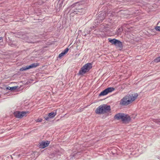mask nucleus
Wrapping results in <instances>:
<instances>
[{"label": "nucleus", "mask_w": 160, "mask_h": 160, "mask_svg": "<svg viewBox=\"0 0 160 160\" xmlns=\"http://www.w3.org/2000/svg\"><path fill=\"white\" fill-rule=\"evenodd\" d=\"M111 110L110 107L109 105L106 104H103L100 106L95 111L97 114H103L109 112Z\"/></svg>", "instance_id": "f257e3e1"}, {"label": "nucleus", "mask_w": 160, "mask_h": 160, "mask_svg": "<svg viewBox=\"0 0 160 160\" xmlns=\"http://www.w3.org/2000/svg\"><path fill=\"white\" fill-rule=\"evenodd\" d=\"M92 67V64L91 63L85 64L79 71L78 75H83L88 72Z\"/></svg>", "instance_id": "f03ea898"}, {"label": "nucleus", "mask_w": 160, "mask_h": 160, "mask_svg": "<svg viewBox=\"0 0 160 160\" xmlns=\"http://www.w3.org/2000/svg\"><path fill=\"white\" fill-rule=\"evenodd\" d=\"M39 65L38 63H33L29 66H27L24 67H23L20 69V71H22L27 70L28 69L35 68Z\"/></svg>", "instance_id": "7ed1b4c3"}, {"label": "nucleus", "mask_w": 160, "mask_h": 160, "mask_svg": "<svg viewBox=\"0 0 160 160\" xmlns=\"http://www.w3.org/2000/svg\"><path fill=\"white\" fill-rule=\"evenodd\" d=\"M28 113V112H20L16 111L14 112V115L15 116L18 118H22L23 116H26V114Z\"/></svg>", "instance_id": "20e7f679"}, {"label": "nucleus", "mask_w": 160, "mask_h": 160, "mask_svg": "<svg viewBox=\"0 0 160 160\" xmlns=\"http://www.w3.org/2000/svg\"><path fill=\"white\" fill-rule=\"evenodd\" d=\"M126 96L124 97L121 100L120 104L123 105H128L130 103V101L128 99L127 97Z\"/></svg>", "instance_id": "39448f33"}, {"label": "nucleus", "mask_w": 160, "mask_h": 160, "mask_svg": "<svg viewBox=\"0 0 160 160\" xmlns=\"http://www.w3.org/2000/svg\"><path fill=\"white\" fill-rule=\"evenodd\" d=\"M127 96L128 97L127 98L130 101V103L132 102L133 101H134L137 98L138 95L137 93H136L134 94V95L133 96V95L132 94H128L127 95Z\"/></svg>", "instance_id": "423d86ee"}, {"label": "nucleus", "mask_w": 160, "mask_h": 160, "mask_svg": "<svg viewBox=\"0 0 160 160\" xmlns=\"http://www.w3.org/2000/svg\"><path fill=\"white\" fill-rule=\"evenodd\" d=\"M49 143V141H42L41 143H39V147L40 148H44L48 146Z\"/></svg>", "instance_id": "0eeeda50"}, {"label": "nucleus", "mask_w": 160, "mask_h": 160, "mask_svg": "<svg viewBox=\"0 0 160 160\" xmlns=\"http://www.w3.org/2000/svg\"><path fill=\"white\" fill-rule=\"evenodd\" d=\"M131 120L130 117L127 115H126L124 114L122 118V121L123 122H129Z\"/></svg>", "instance_id": "6e6552de"}, {"label": "nucleus", "mask_w": 160, "mask_h": 160, "mask_svg": "<svg viewBox=\"0 0 160 160\" xmlns=\"http://www.w3.org/2000/svg\"><path fill=\"white\" fill-rule=\"evenodd\" d=\"M123 115V113H119L115 115L114 117V118L115 119H117V120H119L120 119L122 120Z\"/></svg>", "instance_id": "1a4fd4ad"}, {"label": "nucleus", "mask_w": 160, "mask_h": 160, "mask_svg": "<svg viewBox=\"0 0 160 160\" xmlns=\"http://www.w3.org/2000/svg\"><path fill=\"white\" fill-rule=\"evenodd\" d=\"M69 50L68 48H66L65 50H63L61 53L59 55V57L60 58H61L63 56L66 54Z\"/></svg>", "instance_id": "9d476101"}, {"label": "nucleus", "mask_w": 160, "mask_h": 160, "mask_svg": "<svg viewBox=\"0 0 160 160\" xmlns=\"http://www.w3.org/2000/svg\"><path fill=\"white\" fill-rule=\"evenodd\" d=\"M115 46L118 48H119L121 49L122 48L123 46L122 42L118 40Z\"/></svg>", "instance_id": "9b49d317"}, {"label": "nucleus", "mask_w": 160, "mask_h": 160, "mask_svg": "<svg viewBox=\"0 0 160 160\" xmlns=\"http://www.w3.org/2000/svg\"><path fill=\"white\" fill-rule=\"evenodd\" d=\"M56 114L57 112L56 111H55V112H52L48 114V117H49L50 118H52L54 117L56 115Z\"/></svg>", "instance_id": "f8f14e48"}, {"label": "nucleus", "mask_w": 160, "mask_h": 160, "mask_svg": "<svg viewBox=\"0 0 160 160\" xmlns=\"http://www.w3.org/2000/svg\"><path fill=\"white\" fill-rule=\"evenodd\" d=\"M109 41L112 44H114L115 45L117 42L118 40L115 39H111V38H109L108 39Z\"/></svg>", "instance_id": "ddd939ff"}, {"label": "nucleus", "mask_w": 160, "mask_h": 160, "mask_svg": "<svg viewBox=\"0 0 160 160\" xmlns=\"http://www.w3.org/2000/svg\"><path fill=\"white\" fill-rule=\"evenodd\" d=\"M114 89L115 88L113 87H110L106 89L108 93L112 92L114 90Z\"/></svg>", "instance_id": "4468645a"}, {"label": "nucleus", "mask_w": 160, "mask_h": 160, "mask_svg": "<svg viewBox=\"0 0 160 160\" xmlns=\"http://www.w3.org/2000/svg\"><path fill=\"white\" fill-rule=\"evenodd\" d=\"M108 93H107V91L106 90V89L103 91L102 92L99 94V96H104L107 94Z\"/></svg>", "instance_id": "2eb2a0df"}, {"label": "nucleus", "mask_w": 160, "mask_h": 160, "mask_svg": "<svg viewBox=\"0 0 160 160\" xmlns=\"http://www.w3.org/2000/svg\"><path fill=\"white\" fill-rule=\"evenodd\" d=\"M152 120L158 124H160V119H152Z\"/></svg>", "instance_id": "dca6fc26"}, {"label": "nucleus", "mask_w": 160, "mask_h": 160, "mask_svg": "<svg viewBox=\"0 0 160 160\" xmlns=\"http://www.w3.org/2000/svg\"><path fill=\"white\" fill-rule=\"evenodd\" d=\"M18 88L17 86H14L10 88L9 90L12 91H13Z\"/></svg>", "instance_id": "f3484780"}, {"label": "nucleus", "mask_w": 160, "mask_h": 160, "mask_svg": "<svg viewBox=\"0 0 160 160\" xmlns=\"http://www.w3.org/2000/svg\"><path fill=\"white\" fill-rule=\"evenodd\" d=\"M154 61L155 62H160V57H159L156 58Z\"/></svg>", "instance_id": "a211bd4d"}, {"label": "nucleus", "mask_w": 160, "mask_h": 160, "mask_svg": "<svg viewBox=\"0 0 160 160\" xmlns=\"http://www.w3.org/2000/svg\"><path fill=\"white\" fill-rule=\"evenodd\" d=\"M77 4H78V5H79V4H78V2H75V3H74L73 4H72V5L71 6H70V7L71 8H73L74 7H75Z\"/></svg>", "instance_id": "6ab92c4d"}, {"label": "nucleus", "mask_w": 160, "mask_h": 160, "mask_svg": "<svg viewBox=\"0 0 160 160\" xmlns=\"http://www.w3.org/2000/svg\"><path fill=\"white\" fill-rule=\"evenodd\" d=\"M155 28L156 31H160V26H157Z\"/></svg>", "instance_id": "aec40b11"}, {"label": "nucleus", "mask_w": 160, "mask_h": 160, "mask_svg": "<svg viewBox=\"0 0 160 160\" xmlns=\"http://www.w3.org/2000/svg\"><path fill=\"white\" fill-rule=\"evenodd\" d=\"M44 119L47 121H49V118H50L49 117H48V116H46L44 117Z\"/></svg>", "instance_id": "412c9836"}, {"label": "nucleus", "mask_w": 160, "mask_h": 160, "mask_svg": "<svg viewBox=\"0 0 160 160\" xmlns=\"http://www.w3.org/2000/svg\"><path fill=\"white\" fill-rule=\"evenodd\" d=\"M9 45L11 47H16L17 46L16 44L13 43H11Z\"/></svg>", "instance_id": "4be33fe9"}, {"label": "nucleus", "mask_w": 160, "mask_h": 160, "mask_svg": "<svg viewBox=\"0 0 160 160\" xmlns=\"http://www.w3.org/2000/svg\"><path fill=\"white\" fill-rule=\"evenodd\" d=\"M121 29L120 28L118 29L117 30V33L118 34H121Z\"/></svg>", "instance_id": "5701e85b"}, {"label": "nucleus", "mask_w": 160, "mask_h": 160, "mask_svg": "<svg viewBox=\"0 0 160 160\" xmlns=\"http://www.w3.org/2000/svg\"><path fill=\"white\" fill-rule=\"evenodd\" d=\"M44 2L43 1H38V3L39 4H42Z\"/></svg>", "instance_id": "b1692460"}, {"label": "nucleus", "mask_w": 160, "mask_h": 160, "mask_svg": "<svg viewBox=\"0 0 160 160\" xmlns=\"http://www.w3.org/2000/svg\"><path fill=\"white\" fill-rule=\"evenodd\" d=\"M42 121V119L41 118H40V119H38L36 121L37 122H41Z\"/></svg>", "instance_id": "393cba45"}, {"label": "nucleus", "mask_w": 160, "mask_h": 160, "mask_svg": "<svg viewBox=\"0 0 160 160\" xmlns=\"http://www.w3.org/2000/svg\"><path fill=\"white\" fill-rule=\"evenodd\" d=\"M104 18H105L104 16H103V17L102 18V19H98V20H99V19H100V20H99V22H100V21H101V22H102V20H103V19H104Z\"/></svg>", "instance_id": "a878e982"}, {"label": "nucleus", "mask_w": 160, "mask_h": 160, "mask_svg": "<svg viewBox=\"0 0 160 160\" xmlns=\"http://www.w3.org/2000/svg\"><path fill=\"white\" fill-rule=\"evenodd\" d=\"M10 88V87H7V88H6V90H9V89Z\"/></svg>", "instance_id": "bb28decb"}, {"label": "nucleus", "mask_w": 160, "mask_h": 160, "mask_svg": "<svg viewBox=\"0 0 160 160\" xmlns=\"http://www.w3.org/2000/svg\"><path fill=\"white\" fill-rule=\"evenodd\" d=\"M22 155V154L21 155L20 154H19L18 155V157H20Z\"/></svg>", "instance_id": "cd10ccee"}, {"label": "nucleus", "mask_w": 160, "mask_h": 160, "mask_svg": "<svg viewBox=\"0 0 160 160\" xmlns=\"http://www.w3.org/2000/svg\"><path fill=\"white\" fill-rule=\"evenodd\" d=\"M94 26H93L92 27V29H94Z\"/></svg>", "instance_id": "c85d7f7f"}, {"label": "nucleus", "mask_w": 160, "mask_h": 160, "mask_svg": "<svg viewBox=\"0 0 160 160\" xmlns=\"http://www.w3.org/2000/svg\"><path fill=\"white\" fill-rule=\"evenodd\" d=\"M2 38L0 37V40H1Z\"/></svg>", "instance_id": "c756f323"}, {"label": "nucleus", "mask_w": 160, "mask_h": 160, "mask_svg": "<svg viewBox=\"0 0 160 160\" xmlns=\"http://www.w3.org/2000/svg\"><path fill=\"white\" fill-rule=\"evenodd\" d=\"M158 158L160 159V157H159V158Z\"/></svg>", "instance_id": "7c9ffc66"}]
</instances>
